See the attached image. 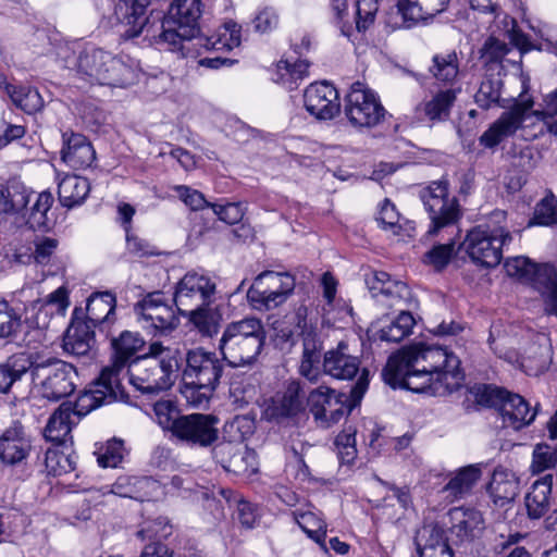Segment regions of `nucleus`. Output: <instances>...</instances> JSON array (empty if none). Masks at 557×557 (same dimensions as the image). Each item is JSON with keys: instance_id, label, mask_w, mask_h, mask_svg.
<instances>
[{"instance_id": "1", "label": "nucleus", "mask_w": 557, "mask_h": 557, "mask_svg": "<svg viewBox=\"0 0 557 557\" xmlns=\"http://www.w3.org/2000/svg\"><path fill=\"white\" fill-rule=\"evenodd\" d=\"M382 376L393 388L401 387L416 393L425 392L433 381L453 392L463 379L457 356L445 348L424 344L413 345L392 355Z\"/></svg>"}, {"instance_id": "2", "label": "nucleus", "mask_w": 557, "mask_h": 557, "mask_svg": "<svg viewBox=\"0 0 557 557\" xmlns=\"http://www.w3.org/2000/svg\"><path fill=\"white\" fill-rule=\"evenodd\" d=\"M59 59L65 69L89 84L125 87L134 81L132 66L100 48L88 46L75 51L63 47L59 50Z\"/></svg>"}, {"instance_id": "3", "label": "nucleus", "mask_w": 557, "mask_h": 557, "mask_svg": "<svg viewBox=\"0 0 557 557\" xmlns=\"http://www.w3.org/2000/svg\"><path fill=\"white\" fill-rule=\"evenodd\" d=\"M182 361L178 348L153 342L146 355L136 357L128 364L129 383L141 394L157 395L174 384Z\"/></svg>"}, {"instance_id": "4", "label": "nucleus", "mask_w": 557, "mask_h": 557, "mask_svg": "<svg viewBox=\"0 0 557 557\" xmlns=\"http://www.w3.org/2000/svg\"><path fill=\"white\" fill-rule=\"evenodd\" d=\"M267 343V330L263 322L246 317L228 322L218 341V350L231 368L252 367Z\"/></svg>"}, {"instance_id": "5", "label": "nucleus", "mask_w": 557, "mask_h": 557, "mask_svg": "<svg viewBox=\"0 0 557 557\" xmlns=\"http://www.w3.org/2000/svg\"><path fill=\"white\" fill-rule=\"evenodd\" d=\"M201 14V0H174L159 26L160 33L152 37L158 45L187 57L190 44L200 30Z\"/></svg>"}, {"instance_id": "6", "label": "nucleus", "mask_w": 557, "mask_h": 557, "mask_svg": "<svg viewBox=\"0 0 557 557\" xmlns=\"http://www.w3.org/2000/svg\"><path fill=\"white\" fill-rule=\"evenodd\" d=\"M369 369H363L361 375L350 389V394L338 393L325 385H320L308 392V407L314 421L320 428L329 429L338 423L345 416L358 406L369 387Z\"/></svg>"}, {"instance_id": "7", "label": "nucleus", "mask_w": 557, "mask_h": 557, "mask_svg": "<svg viewBox=\"0 0 557 557\" xmlns=\"http://www.w3.org/2000/svg\"><path fill=\"white\" fill-rule=\"evenodd\" d=\"M544 101V110L532 111L533 98L521 94L520 99L516 100L509 110L504 111L480 136V145L488 149L495 148L506 138L513 136L530 115L537 120L553 119L557 115V89L548 94Z\"/></svg>"}, {"instance_id": "8", "label": "nucleus", "mask_w": 557, "mask_h": 557, "mask_svg": "<svg viewBox=\"0 0 557 557\" xmlns=\"http://www.w3.org/2000/svg\"><path fill=\"white\" fill-rule=\"evenodd\" d=\"M30 373L40 395L53 401L73 394L78 379L73 364L58 358L39 361L34 355Z\"/></svg>"}, {"instance_id": "9", "label": "nucleus", "mask_w": 557, "mask_h": 557, "mask_svg": "<svg viewBox=\"0 0 557 557\" xmlns=\"http://www.w3.org/2000/svg\"><path fill=\"white\" fill-rule=\"evenodd\" d=\"M420 199L431 221L429 235H436L441 230L456 225L462 216L458 198L449 194L447 180L431 182L420 190Z\"/></svg>"}, {"instance_id": "10", "label": "nucleus", "mask_w": 557, "mask_h": 557, "mask_svg": "<svg viewBox=\"0 0 557 557\" xmlns=\"http://www.w3.org/2000/svg\"><path fill=\"white\" fill-rule=\"evenodd\" d=\"M344 113L354 127L372 128L385 120L387 111L374 90L355 82L344 98Z\"/></svg>"}, {"instance_id": "11", "label": "nucleus", "mask_w": 557, "mask_h": 557, "mask_svg": "<svg viewBox=\"0 0 557 557\" xmlns=\"http://www.w3.org/2000/svg\"><path fill=\"white\" fill-rule=\"evenodd\" d=\"M511 239V234L502 226L478 225L467 234L463 246L474 263L493 268L500 263L503 247Z\"/></svg>"}, {"instance_id": "12", "label": "nucleus", "mask_w": 557, "mask_h": 557, "mask_svg": "<svg viewBox=\"0 0 557 557\" xmlns=\"http://www.w3.org/2000/svg\"><path fill=\"white\" fill-rule=\"evenodd\" d=\"M295 278L287 272L263 271L247 292V299L256 310H271L282 305L294 292Z\"/></svg>"}, {"instance_id": "13", "label": "nucleus", "mask_w": 557, "mask_h": 557, "mask_svg": "<svg viewBox=\"0 0 557 557\" xmlns=\"http://www.w3.org/2000/svg\"><path fill=\"white\" fill-rule=\"evenodd\" d=\"M134 311L141 326L153 336L169 335L180 325L174 307L165 300L162 292L147 294L135 305Z\"/></svg>"}, {"instance_id": "14", "label": "nucleus", "mask_w": 557, "mask_h": 557, "mask_svg": "<svg viewBox=\"0 0 557 557\" xmlns=\"http://www.w3.org/2000/svg\"><path fill=\"white\" fill-rule=\"evenodd\" d=\"M128 395L119 379L112 376L110 371H101L90 388L78 395L72 406V416L81 419L102 405L126 401Z\"/></svg>"}, {"instance_id": "15", "label": "nucleus", "mask_w": 557, "mask_h": 557, "mask_svg": "<svg viewBox=\"0 0 557 557\" xmlns=\"http://www.w3.org/2000/svg\"><path fill=\"white\" fill-rule=\"evenodd\" d=\"M186 366L183 369V382L188 384L218 387L226 368V360L219 358L214 351L203 348L189 349L185 355Z\"/></svg>"}, {"instance_id": "16", "label": "nucleus", "mask_w": 557, "mask_h": 557, "mask_svg": "<svg viewBox=\"0 0 557 557\" xmlns=\"http://www.w3.org/2000/svg\"><path fill=\"white\" fill-rule=\"evenodd\" d=\"M215 283L210 277L189 272L177 283L173 301L180 314L207 304H212Z\"/></svg>"}, {"instance_id": "17", "label": "nucleus", "mask_w": 557, "mask_h": 557, "mask_svg": "<svg viewBox=\"0 0 557 557\" xmlns=\"http://www.w3.org/2000/svg\"><path fill=\"white\" fill-rule=\"evenodd\" d=\"M219 418L213 414L191 413L181 416L173 436L197 447H209L219 438Z\"/></svg>"}, {"instance_id": "18", "label": "nucleus", "mask_w": 557, "mask_h": 557, "mask_svg": "<svg viewBox=\"0 0 557 557\" xmlns=\"http://www.w3.org/2000/svg\"><path fill=\"white\" fill-rule=\"evenodd\" d=\"M307 407L308 393L305 391V384L299 380H289L272 399L265 412L270 420L280 423L305 412Z\"/></svg>"}, {"instance_id": "19", "label": "nucleus", "mask_w": 557, "mask_h": 557, "mask_svg": "<svg viewBox=\"0 0 557 557\" xmlns=\"http://www.w3.org/2000/svg\"><path fill=\"white\" fill-rule=\"evenodd\" d=\"M153 0H120L114 8V16L123 30L120 36L133 39L146 32L150 34L149 20L146 15Z\"/></svg>"}, {"instance_id": "20", "label": "nucleus", "mask_w": 557, "mask_h": 557, "mask_svg": "<svg viewBox=\"0 0 557 557\" xmlns=\"http://www.w3.org/2000/svg\"><path fill=\"white\" fill-rule=\"evenodd\" d=\"M306 110L318 120H332L341 111L337 89L327 82L312 83L304 92Z\"/></svg>"}, {"instance_id": "21", "label": "nucleus", "mask_w": 557, "mask_h": 557, "mask_svg": "<svg viewBox=\"0 0 557 557\" xmlns=\"http://www.w3.org/2000/svg\"><path fill=\"white\" fill-rule=\"evenodd\" d=\"M116 297L111 292H95L88 299L86 305V312L84 318L94 327H97L98 332L109 338L114 332V325L116 323Z\"/></svg>"}, {"instance_id": "22", "label": "nucleus", "mask_w": 557, "mask_h": 557, "mask_svg": "<svg viewBox=\"0 0 557 557\" xmlns=\"http://www.w3.org/2000/svg\"><path fill=\"white\" fill-rule=\"evenodd\" d=\"M363 369L361 368L360 358L350 352L346 342H339L336 347L323 354L322 375L325 374L336 380L349 381L358 373H361Z\"/></svg>"}, {"instance_id": "23", "label": "nucleus", "mask_w": 557, "mask_h": 557, "mask_svg": "<svg viewBox=\"0 0 557 557\" xmlns=\"http://www.w3.org/2000/svg\"><path fill=\"white\" fill-rule=\"evenodd\" d=\"M96 331L97 327L85 320L83 309L75 308L63 338L64 351L77 357L87 356L96 344Z\"/></svg>"}, {"instance_id": "24", "label": "nucleus", "mask_w": 557, "mask_h": 557, "mask_svg": "<svg viewBox=\"0 0 557 557\" xmlns=\"http://www.w3.org/2000/svg\"><path fill=\"white\" fill-rule=\"evenodd\" d=\"M109 337L113 350L112 363L102 371H110L112 376H115L122 383L125 369L135 359L136 354L143 349L145 339L139 333L131 331H122L119 336L112 334Z\"/></svg>"}, {"instance_id": "25", "label": "nucleus", "mask_w": 557, "mask_h": 557, "mask_svg": "<svg viewBox=\"0 0 557 557\" xmlns=\"http://www.w3.org/2000/svg\"><path fill=\"white\" fill-rule=\"evenodd\" d=\"M30 450V438L20 422H14L0 436V460L4 465H23Z\"/></svg>"}, {"instance_id": "26", "label": "nucleus", "mask_w": 557, "mask_h": 557, "mask_svg": "<svg viewBox=\"0 0 557 557\" xmlns=\"http://www.w3.org/2000/svg\"><path fill=\"white\" fill-rule=\"evenodd\" d=\"M60 154L61 160L74 170L87 169L96 160V151L87 137L72 131L62 133Z\"/></svg>"}, {"instance_id": "27", "label": "nucleus", "mask_w": 557, "mask_h": 557, "mask_svg": "<svg viewBox=\"0 0 557 557\" xmlns=\"http://www.w3.org/2000/svg\"><path fill=\"white\" fill-rule=\"evenodd\" d=\"M450 533L456 543H470L479 539L485 529L482 513L474 508L456 507L449 510Z\"/></svg>"}, {"instance_id": "28", "label": "nucleus", "mask_w": 557, "mask_h": 557, "mask_svg": "<svg viewBox=\"0 0 557 557\" xmlns=\"http://www.w3.org/2000/svg\"><path fill=\"white\" fill-rule=\"evenodd\" d=\"M302 339V354L298 372L310 383H318L322 376L323 341L317 330L305 331Z\"/></svg>"}, {"instance_id": "29", "label": "nucleus", "mask_w": 557, "mask_h": 557, "mask_svg": "<svg viewBox=\"0 0 557 557\" xmlns=\"http://www.w3.org/2000/svg\"><path fill=\"white\" fill-rule=\"evenodd\" d=\"M419 557H455L445 530L438 523L424 524L414 537Z\"/></svg>"}, {"instance_id": "30", "label": "nucleus", "mask_w": 557, "mask_h": 557, "mask_svg": "<svg viewBox=\"0 0 557 557\" xmlns=\"http://www.w3.org/2000/svg\"><path fill=\"white\" fill-rule=\"evenodd\" d=\"M450 0H398V12L403 17V26L411 28L421 21L432 20L444 12Z\"/></svg>"}, {"instance_id": "31", "label": "nucleus", "mask_w": 557, "mask_h": 557, "mask_svg": "<svg viewBox=\"0 0 557 557\" xmlns=\"http://www.w3.org/2000/svg\"><path fill=\"white\" fill-rule=\"evenodd\" d=\"M503 423L513 430H521L530 425L535 417L536 410L519 394L507 392L499 410Z\"/></svg>"}, {"instance_id": "32", "label": "nucleus", "mask_w": 557, "mask_h": 557, "mask_svg": "<svg viewBox=\"0 0 557 557\" xmlns=\"http://www.w3.org/2000/svg\"><path fill=\"white\" fill-rule=\"evenodd\" d=\"M487 492L497 507L512 503L519 493V480L513 472L499 468L495 469Z\"/></svg>"}, {"instance_id": "33", "label": "nucleus", "mask_w": 557, "mask_h": 557, "mask_svg": "<svg viewBox=\"0 0 557 557\" xmlns=\"http://www.w3.org/2000/svg\"><path fill=\"white\" fill-rule=\"evenodd\" d=\"M552 486V474H546L532 484L530 492L524 497L527 512L531 519H540L548 510Z\"/></svg>"}, {"instance_id": "34", "label": "nucleus", "mask_w": 557, "mask_h": 557, "mask_svg": "<svg viewBox=\"0 0 557 557\" xmlns=\"http://www.w3.org/2000/svg\"><path fill=\"white\" fill-rule=\"evenodd\" d=\"M183 315L202 337L212 338L218 335L222 322V312L218 306L212 307L211 304H207Z\"/></svg>"}, {"instance_id": "35", "label": "nucleus", "mask_w": 557, "mask_h": 557, "mask_svg": "<svg viewBox=\"0 0 557 557\" xmlns=\"http://www.w3.org/2000/svg\"><path fill=\"white\" fill-rule=\"evenodd\" d=\"M33 367V354L12 355L0 364V393L10 392L13 384L22 379Z\"/></svg>"}, {"instance_id": "36", "label": "nucleus", "mask_w": 557, "mask_h": 557, "mask_svg": "<svg viewBox=\"0 0 557 557\" xmlns=\"http://www.w3.org/2000/svg\"><path fill=\"white\" fill-rule=\"evenodd\" d=\"M89 191L88 180L78 175H66L58 185L59 201L69 209L82 205Z\"/></svg>"}, {"instance_id": "37", "label": "nucleus", "mask_w": 557, "mask_h": 557, "mask_svg": "<svg viewBox=\"0 0 557 557\" xmlns=\"http://www.w3.org/2000/svg\"><path fill=\"white\" fill-rule=\"evenodd\" d=\"M72 405L63 403L49 418L44 431L47 441L63 444L71 437L72 425Z\"/></svg>"}, {"instance_id": "38", "label": "nucleus", "mask_w": 557, "mask_h": 557, "mask_svg": "<svg viewBox=\"0 0 557 557\" xmlns=\"http://www.w3.org/2000/svg\"><path fill=\"white\" fill-rule=\"evenodd\" d=\"M429 72L437 83L453 85L459 74L457 52L453 50L434 54Z\"/></svg>"}, {"instance_id": "39", "label": "nucleus", "mask_w": 557, "mask_h": 557, "mask_svg": "<svg viewBox=\"0 0 557 557\" xmlns=\"http://www.w3.org/2000/svg\"><path fill=\"white\" fill-rule=\"evenodd\" d=\"M221 495L228 503L230 507L236 506L234 519L245 529H253L260 520L259 507L235 494L232 490H221Z\"/></svg>"}, {"instance_id": "40", "label": "nucleus", "mask_w": 557, "mask_h": 557, "mask_svg": "<svg viewBox=\"0 0 557 557\" xmlns=\"http://www.w3.org/2000/svg\"><path fill=\"white\" fill-rule=\"evenodd\" d=\"M5 90L13 103L27 114L38 112L45 106L39 91L30 86H15L7 84Z\"/></svg>"}, {"instance_id": "41", "label": "nucleus", "mask_w": 557, "mask_h": 557, "mask_svg": "<svg viewBox=\"0 0 557 557\" xmlns=\"http://www.w3.org/2000/svg\"><path fill=\"white\" fill-rule=\"evenodd\" d=\"M36 304H40L38 314L36 317V324L38 327H46L48 324L46 318L49 314L57 313L64 315L67 307L70 306L67 289L64 286H61L49 294L44 301L37 300Z\"/></svg>"}, {"instance_id": "42", "label": "nucleus", "mask_w": 557, "mask_h": 557, "mask_svg": "<svg viewBox=\"0 0 557 557\" xmlns=\"http://www.w3.org/2000/svg\"><path fill=\"white\" fill-rule=\"evenodd\" d=\"M240 25L234 21H228L219 30L216 37L198 38V41L199 45L205 46L207 49L232 50L240 45Z\"/></svg>"}, {"instance_id": "43", "label": "nucleus", "mask_w": 557, "mask_h": 557, "mask_svg": "<svg viewBox=\"0 0 557 557\" xmlns=\"http://www.w3.org/2000/svg\"><path fill=\"white\" fill-rule=\"evenodd\" d=\"M503 86L504 83L499 75L485 76L474 95L475 103L484 110L493 106L504 107V104L500 103Z\"/></svg>"}, {"instance_id": "44", "label": "nucleus", "mask_w": 557, "mask_h": 557, "mask_svg": "<svg viewBox=\"0 0 557 557\" xmlns=\"http://www.w3.org/2000/svg\"><path fill=\"white\" fill-rule=\"evenodd\" d=\"M414 323L412 314L403 310L389 325L377 332V337L384 342L398 343L411 333Z\"/></svg>"}, {"instance_id": "45", "label": "nucleus", "mask_w": 557, "mask_h": 557, "mask_svg": "<svg viewBox=\"0 0 557 557\" xmlns=\"http://www.w3.org/2000/svg\"><path fill=\"white\" fill-rule=\"evenodd\" d=\"M481 470L476 466H467L460 469L457 474L449 480L445 486V491L454 498L461 497L469 493L480 479Z\"/></svg>"}, {"instance_id": "46", "label": "nucleus", "mask_w": 557, "mask_h": 557, "mask_svg": "<svg viewBox=\"0 0 557 557\" xmlns=\"http://www.w3.org/2000/svg\"><path fill=\"white\" fill-rule=\"evenodd\" d=\"M455 100L456 91L454 89L440 91L430 101L423 104V112L431 121L446 120Z\"/></svg>"}, {"instance_id": "47", "label": "nucleus", "mask_w": 557, "mask_h": 557, "mask_svg": "<svg viewBox=\"0 0 557 557\" xmlns=\"http://www.w3.org/2000/svg\"><path fill=\"white\" fill-rule=\"evenodd\" d=\"M309 63L305 60H298L290 63L288 60H281L277 64V72L280 75V83L288 90H294L308 75Z\"/></svg>"}, {"instance_id": "48", "label": "nucleus", "mask_w": 557, "mask_h": 557, "mask_svg": "<svg viewBox=\"0 0 557 557\" xmlns=\"http://www.w3.org/2000/svg\"><path fill=\"white\" fill-rule=\"evenodd\" d=\"M21 329V314L7 300L0 299V338L13 341Z\"/></svg>"}, {"instance_id": "49", "label": "nucleus", "mask_w": 557, "mask_h": 557, "mask_svg": "<svg viewBox=\"0 0 557 557\" xmlns=\"http://www.w3.org/2000/svg\"><path fill=\"white\" fill-rule=\"evenodd\" d=\"M28 201L29 195L23 186L12 185L0 189V214L17 213L26 208Z\"/></svg>"}, {"instance_id": "50", "label": "nucleus", "mask_w": 557, "mask_h": 557, "mask_svg": "<svg viewBox=\"0 0 557 557\" xmlns=\"http://www.w3.org/2000/svg\"><path fill=\"white\" fill-rule=\"evenodd\" d=\"M45 466L48 474L60 476L75 470L76 457L57 448H48L45 454Z\"/></svg>"}, {"instance_id": "51", "label": "nucleus", "mask_w": 557, "mask_h": 557, "mask_svg": "<svg viewBox=\"0 0 557 557\" xmlns=\"http://www.w3.org/2000/svg\"><path fill=\"white\" fill-rule=\"evenodd\" d=\"M295 516L299 528L306 532L310 539L324 547L326 536L325 522L311 511H298Z\"/></svg>"}, {"instance_id": "52", "label": "nucleus", "mask_w": 557, "mask_h": 557, "mask_svg": "<svg viewBox=\"0 0 557 557\" xmlns=\"http://www.w3.org/2000/svg\"><path fill=\"white\" fill-rule=\"evenodd\" d=\"M337 458L341 465H351L357 457L356 429L345 428L334 440Z\"/></svg>"}, {"instance_id": "53", "label": "nucleus", "mask_w": 557, "mask_h": 557, "mask_svg": "<svg viewBox=\"0 0 557 557\" xmlns=\"http://www.w3.org/2000/svg\"><path fill=\"white\" fill-rule=\"evenodd\" d=\"M53 203V197L50 193H41L37 196L36 202L30 209L27 223L34 230H46L50 226L48 212Z\"/></svg>"}, {"instance_id": "54", "label": "nucleus", "mask_w": 557, "mask_h": 557, "mask_svg": "<svg viewBox=\"0 0 557 557\" xmlns=\"http://www.w3.org/2000/svg\"><path fill=\"white\" fill-rule=\"evenodd\" d=\"M507 392L505 388L490 384H474L469 389V393L479 405L493 407L498 410Z\"/></svg>"}, {"instance_id": "55", "label": "nucleus", "mask_w": 557, "mask_h": 557, "mask_svg": "<svg viewBox=\"0 0 557 557\" xmlns=\"http://www.w3.org/2000/svg\"><path fill=\"white\" fill-rule=\"evenodd\" d=\"M530 284L534 286L545 298V295L557 289V271L550 264H535V273L531 276Z\"/></svg>"}, {"instance_id": "56", "label": "nucleus", "mask_w": 557, "mask_h": 557, "mask_svg": "<svg viewBox=\"0 0 557 557\" xmlns=\"http://www.w3.org/2000/svg\"><path fill=\"white\" fill-rule=\"evenodd\" d=\"M172 527L164 517H159L152 521H146L140 530L137 531L136 536L141 541L149 540L152 542H161L162 539H166L170 534Z\"/></svg>"}, {"instance_id": "57", "label": "nucleus", "mask_w": 557, "mask_h": 557, "mask_svg": "<svg viewBox=\"0 0 557 557\" xmlns=\"http://www.w3.org/2000/svg\"><path fill=\"white\" fill-rule=\"evenodd\" d=\"M379 11V0H357L355 28L358 32H366L375 21Z\"/></svg>"}, {"instance_id": "58", "label": "nucleus", "mask_w": 557, "mask_h": 557, "mask_svg": "<svg viewBox=\"0 0 557 557\" xmlns=\"http://www.w3.org/2000/svg\"><path fill=\"white\" fill-rule=\"evenodd\" d=\"M224 469L235 474L253 473L257 469L256 455L252 450L240 446L233 459L227 460V466Z\"/></svg>"}, {"instance_id": "59", "label": "nucleus", "mask_w": 557, "mask_h": 557, "mask_svg": "<svg viewBox=\"0 0 557 557\" xmlns=\"http://www.w3.org/2000/svg\"><path fill=\"white\" fill-rule=\"evenodd\" d=\"M216 387L184 382L182 394L189 405L196 408H203L209 404Z\"/></svg>"}, {"instance_id": "60", "label": "nucleus", "mask_w": 557, "mask_h": 557, "mask_svg": "<svg viewBox=\"0 0 557 557\" xmlns=\"http://www.w3.org/2000/svg\"><path fill=\"white\" fill-rule=\"evenodd\" d=\"M533 220L539 225L557 224V197L550 194L536 203Z\"/></svg>"}, {"instance_id": "61", "label": "nucleus", "mask_w": 557, "mask_h": 557, "mask_svg": "<svg viewBox=\"0 0 557 557\" xmlns=\"http://www.w3.org/2000/svg\"><path fill=\"white\" fill-rule=\"evenodd\" d=\"M153 412L159 425L173 434L175 424L181 417L175 405L171 400H159L153 405Z\"/></svg>"}, {"instance_id": "62", "label": "nucleus", "mask_w": 557, "mask_h": 557, "mask_svg": "<svg viewBox=\"0 0 557 557\" xmlns=\"http://www.w3.org/2000/svg\"><path fill=\"white\" fill-rule=\"evenodd\" d=\"M510 47L494 36H490L483 44L480 54L484 63H502L509 53Z\"/></svg>"}, {"instance_id": "63", "label": "nucleus", "mask_w": 557, "mask_h": 557, "mask_svg": "<svg viewBox=\"0 0 557 557\" xmlns=\"http://www.w3.org/2000/svg\"><path fill=\"white\" fill-rule=\"evenodd\" d=\"M455 251V242L449 239L446 244L435 245L423 258L426 264L433 265L436 270L444 269L450 261Z\"/></svg>"}, {"instance_id": "64", "label": "nucleus", "mask_w": 557, "mask_h": 557, "mask_svg": "<svg viewBox=\"0 0 557 557\" xmlns=\"http://www.w3.org/2000/svg\"><path fill=\"white\" fill-rule=\"evenodd\" d=\"M557 463V449L547 444H537L533 451L532 470L543 472Z\"/></svg>"}]
</instances>
